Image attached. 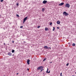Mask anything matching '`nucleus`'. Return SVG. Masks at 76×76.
<instances>
[{
	"label": "nucleus",
	"mask_w": 76,
	"mask_h": 76,
	"mask_svg": "<svg viewBox=\"0 0 76 76\" xmlns=\"http://www.w3.org/2000/svg\"><path fill=\"white\" fill-rule=\"evenodd\" d=\"M43 67L42 66H41L39 67H38L37 69V70H41L42 69H43Z\"/></svg>",
	"instance_id": "obj_1"
},
{
	"label": "nucleus",
	"mask_w": 76,
	"mask_h": 76,
	"mask_svg": "<svg viewBox=\"0 0 76 76\" xmlns=\"http://www.w3.org/2000/svg\"><path fill=\"white\" fill-rule=\"evenodd\" d=\"M63 14V15H64L65 16H68V15H69L68 13H67L66 12H64Z\"/></svg>",
	"instance_id": "obj_2"
},
{
	"label": "nucleus",
	"mask_w": 76,
	"mask_h": 76,
	"mask_svg": "<svg viewBox=\"0 0 76 76\" xmlns=\"http://www.w3.org/2000/svg\"><path fill=\"white\" fill-rule=\"evenodd\" d=\"M65 7H68V8H69V7H70V4H66L65 5Z\"/></svg>",
	"instance_id": "obj_3"
},
{
	"label": "nucleus",
	"mask_w": 76,
	"mask_h": 76,
	"mask_svg": "<svg viewBox=\"0 0 76 76\" xmlns=\"http://www.w3.org/2000/svg\"><path fill=\"white\" fill-rule=\"evenodd\" d=\"M28 19V17H25L23 19V23H25V21L26 20Z\"/></svg>",
	"instance_id": "obj_4"
},
{
	"label": "nucleus",
	"mask_w": 76,
	"mask_h": 76,
	"mask_svg": "<svg viewBox=\"0 0 76 76\" xmlns=\"http://www.w3.org/2000/svg\"><path fill=\"white\" fill-rule=\"evenodd\" d=\"M12 53L9 52L8 53H7V55L9 56H11L12 55Z\"/></svg>",
	"instance_id": "obj_5"
},
{
	"label": "nucleus",
	"mask_w": 76,
	"mask_h": 76,
	"mask_svg": "<svg viewBox=\"0 0 76 76\" xmlns=\"http://www.w3.org/2000/svg\"><path fill=\"white\" fill-rule=\"evenodd\" d=\"M47 1L44 0L43 1V4H46V3H47Z\"/></svg>",
	"instance_id": "obj_6"
},
{
	"label": "nucleus",
	"mask_w": 76,
	"mask_h": 76,
	"mask_svg": "<svg viewBox=\"0 0 76 76\" xmlns=\"http://www.w3.org/2000/svg\"><path fill=\"white\" fill-rule=\"evenodd\" d=\"M48 48H49L48 46H45L44 47V48H45V49H48Z\"/></svg>",
	"instance_id": "obj_7"
},
{
	"label": "nucleus",
	"mask_w": 76,
	"mask_h": 76,
	"mask_svg": "<svg viewBox=\"0 0 76 76\" xmlns=\"http://www.w3.org/2000/svg\"><path fill=\"white\" fill-rule=\"evenodd\" d=\"M49 30V29H48V28H47V27H46L45 28V31H48Z\"/></svg>",
	"instance_id": "obj_8"
},
{
	"label": "nucleus",
	"mask_w": 76,
	"mask_h": 76,
	"mask_svg": "<svg viewBox=\"0 0 76 76\" xmlns=\"http://www.w3.org/2000/svg\"><path fill=\"white\" fill-rule=\"evenodd\" d=\"M29 62H30V60L28 59L27 61V63L28 64H29Z\"/></svg>",
	"instance_id": "obj_9"
},
{
	"label": "nucleus",
	"mask_w": 76,
	"mask_h": 76,
	"mask_svg": "<svg viewBox=\"0 0 76 76\" xmlns=\"http://www.w3.org/2000/svg\"><path fill=\"white\" fill-rule=\"evenodd\" d=\"M64 4V3H60V4H59V6H62Z\"/></svg>",
	"instance_id": "obj_10"
},
{
	"label": "nucleus",
	"mask_w": 76,
	"mask_h": 76,
	"mask_svg": "<svg viewBox=\"0 0 76 76\" xmlns=\"http://www.w3.org/2000/svg\"><path fill=\"white\" fill-rule=\"evenodd\" d=\"M48 68H47V70L46 71V73H50V71L49 72H48Z\"/></svg>",
	"instance_id": "obj_11"
},
{
	"label": "nucleus",
	"mask_w": 76,
	"mask_h": 76,
	"mask_svg": "<svg viewBox=\"0 0 76 76\" xmlns=\"http://www.w3.org/2000/svg\"><path fill=\"white\" fill-rule=\"evenodd\" d=\"M57 24H58V25L60 24V21H57Z\"/></svg>",
	"instance_id": "obj_12"
},
{
	"label": "nucleus",
	"mask_w": 76,
	"mask_h": 76,
	"mask_svg": "<svg viewBox=\"0 0 76 76\" xmlns=\"http://www.w3.org/2000/svg\"><path fill=\"white\" fill-rule=\"evenodd\" d=\"M42 12H44V10H45V9H44V8H43L42 9Z\"/></svg>",
	"instance_id": "obj_13"
},
{
	"label": "nucleus",
	"mask_w": 76,
	"mask_h": 76,
	"mask_svg": "<svg viewBox=\"0 0 76 76\" xmlns=\"http://www.w3.org/2000/svg\"><path fill=\"white\" fill-rule=\"evenodd\" d=\"M75 43H73L72 44V46H73V47H74V46H75Z\"/></svg>",
	"instance_id": "obj_14"
},
{
	"label": "nucleus",
	"mask_w": 76,
	"mask_h": 76,
	"mask_svg": "<svg viewBox=\"0 0 76 76\" xmlns=\"http://www.w3.org/2000/svg\"><path fill=\"white\" fill-rule=\"evenodd\" d=\"M12 53H14V52H15V50H12Z\"/></svg>",
	"instance_id": "obj_15"
},
{
	"label": "nucleus",
	"mask_w": 76,
	"mask_h": 76,
	"mask_svg": "<svg viewBox=\"0 0 76 76\" xmlns=\"http://www.w3.org/2000/svg\"><path fill=\"white\" fill-rule=\"evenodd\" d=\"M55 30V27H53V31H54Z\"/></svg>",
	"instance_id": "obj_16"
},
{
	"label": "nucleus",
	"mask_w": 76,
	"mask_h": 76,
	"mask_svg": "<svg viewBox=\"0 0 76 76\" xmlns=\"http://www.w3.org/2000/svg\"><path fill=\"white\" fill-rule=\"evenodd\" d=\"M52 24H53V23H50V25H52Z\"/></svg>",
	"instance_id": "obj_17"
},
{
	"label": "nucleus",
	"mask_w": 76,
	"mask_h": 76,
	"mask_svg": "<svg viewBox=\"0 0 76 76\" xmlns=\"http://www.w3.org/2000/svg\"><path fill=\"white\" fill-rule=\"evenodd\" d=\"M46 59H47V58H45L44 59V60H43V61H45Z\"/></svg>",
	"instance_id": "obj_18"
},
{
	"label": "nucleus",
	"mask_w": 76,
	"mask_h": 76,
	"mask_svg": "<svg viewBox=\"0 0 76 76\" xmlns=\"http://www.w3.org/2000/svg\"><path fill=\"white\" fill-rule=\"evenodd\" d=\"M60 76H63V75H62V72L61 73V74H60Z\"/></svg>",
	"instance_id": "obj_19"
},
{
	"label": "nucleus",
	"mask_w": 76,
	"mask_h": 76,
	"mask_svg": "<svg viewBox=\"0 0 76 76\" xmlns=\"http://www.w3.org/2000/svg\"><path fill=\"white\" fill-rule=\"evenodd\" d=\"M16 16H17V17H19V15L18 14L16 15Z\"/></svg>",
	"instance_id": "obj_20"
},
{
	"label": "nucleus",
	"mask_w": 76,
	"mask_h": 76,
	"mask_svg": "<svg viewBox=\"0 0 76 76\" xmlns=\"http://www.w3.org/2000/svg\"><path fill=\"white\" fill-rule=\"evenodd\" d=\"M23 28V26H20V28Z\"/></svg>",
	"instance_id": "obj_21"
},
{
	"label": "nucleus",
	"mask_w": 76,
	"mask_h": 76,
	"mask_svg": "<svg viewBox=\"0 0 76 76\" xmlns=\"http://www.w3.org/2000/svg\"><path fill=\"white\" fill-rule=\"evenodd\" d=\"M38 28H40V26H38L37 27Z\"/></svg>",
	"instance_id": "obj_22"
},
{
	"label": "nucleus",
	"mask_w": 76,
	"mask_h": 76,
	"mask_svg": "<svg viewBox=\"0 0 76 76\" xmlns=\"http://www.w3.org/2000/svg\"><path fill=\"white\" fill-rule=\"evenodd\" d=\"M68 65H69V63H68L67 64H66V66H68Z\"/></svg>",
	"instance_id": "obj_23"
},
{
	"label": "nucleus",
	"mask_w": 76,
	"mask_h": 76,
	"mask_svg": "<svg viewBox=\"0 0 76 76\" xmlns=\"http://www.w3.org/2000/svg\"><path fill=\"white\" fill-rule=\"evenodd\" d=\"M1 2H3V0H1Z\"/></svg>",
	"instance_id": "obj_24"
},
{
	"label": "nucleus",
	"mask_w": 76,
	"mask_h": 76,
	"mask_svg": "<svg viewBox=\"0 0 76 76\" xmlns=\"http://www.w3.org/2000/svg\"><path fill=\"white\" fill-rule=\"evenodd\" d=\"M16 5H17V6H18V5H19V4L18 3H17L16 4Z\"/></svg>",
	"instance_id": "obj_25"
},
{
	"label": "nucleus",
	"mask_w": 76,
	"mask_h": 76,
	"mask_svg": "<svg viewBox=\"0 0 76 76\" xmlns=\"http://www.w3.org/2000/svg\"><path fill=\"white\" fill-rule=\"evenodd\" d=\"M43 70V69H42L41 70L40 72H42V71Z\"/></svg>",
	"instance_id": "obj_26"
},
{
	"label": "nucleus",
	"mask_w": 76,
	"mask_h": 76,
	"mask_svg": "<svg viewBox=\"0 0 76 76\" xmlns=\"http://www.w3.org/2000/svg\"><path fill=\"white\" fill-rule=\"evenodd\" d=\"M12 43H14V41H12Z\"/></svg>",
	"instance_id": "obj_27"
},
{
	"label": "nucleus",
	"mask_w": 76,
	"mask_h": 76,
	"mask_svg": "<svg viewBox=\"0 0 76 76\" xmlns=\"http://www.w3.org/2000/svg\"><path fill=\"white\" fill-rule=\"evenodd\" d=\"M57 29H59V27H57Z\"/></svg>",
	"instance_id": "obj_28"
},
{
	"label": "nucleus",
	"mask_w": 76,
	"mask_h": 76,
	"mask_svg": "<svg viewBox=\"0 0 76 76\" xmlns=\"http://www.w3.org/2000/svg\"><path fill=\"white\" fill-rule=\"evenodd\" d=\"M49 48L48 49H49V48H50V49H51V48H50V47H49V48Z\"/></svg>",
	"instance_id": "obj_29"
},
{
	"label": "nucleus",
	"mask_w": 76,
	"mask_h": 76,
	"mask_svg": "<svg viewBox=\"0 0 76 76\" xmlns=\"http://www.w3.org/2000/svg\"><path fill=\"white\" fill-rule=\"evenodd\" d=\"M27 70L29 71V69L28 68L27 69Z\"/></svg>",
	"instance_id": "obj_30"
},
{
	"label": "nucleus",
	"mask_w": 76,
	"mask_h": 76,
	"mask_svg": "<svg viewBox=\"0 0 76 76\" xmlns=\"http://www.w3.org/2000/svg\"><path fill=\"white\" fill-rule=\"evenodd\" d=\"M4 45H6V44H5V43H4Z\"/></svg>",
	"instance_id": "obj_31"
},
{
	"label": "nucleus",
	"mask_w": 76,
	"mask_h": 76,
	"mask_svg": "<svg viewBox=\"0 0 76 76\" xmlns=\"http://www.w3.org/2000/svg\"><path fill=\"white\" fill-rule=\"evenodd\" d=\"M18 74H19V73H17V75H18Z\"/></svg>",
	"instance_id": "obj_32"
},
{
	"label": "nucleus",
	"mask_w": 76,
	"mask_h": 76,
	"mask_svg": "<svg viewBox=\"0 0 76 76\" xmlns=\"http://www.w3.org/2000/svg\"><path fill=\"white\" fill-rule=\"evenodd\" d=\"M50 63H52V62H50Z\"/></svg>",
	"instance_id": "obj_33"
},
{
	"label": "nucleus",
	"mask_w": 76,
	"mask_h": 76,
	"mask_svg": "<svg viewBox=\"0 0 76 76\" xmlns=\"http://www.w3.org/2000/svg\"><path fill=\"white\" fill-rule=\"evenodd\" d=\"M75 74H76V72H75Z\"/></svg>",
	"instance_id": "obj_34"
}]
</instances>
